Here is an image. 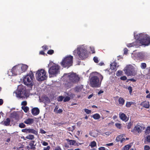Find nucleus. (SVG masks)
<instances>
[{
  "instance_id": "72a5a7b5",
  "label": "nucleus",
  "mask_w": 150,
  "mask_h": 150,
  "mask_svg": "<svg viewBox=\"0 0 150 150\" xmlns=\"http://www.w3.org/2000/svg\"><path fill=\"white\" fill-rule=\"evenodd\" d=\"M90 145L91 147H94L96 146V142L95 141H93V142H91V144Z\"/></svg>"
},
{
  "instance_id": "a878e982",
  "label": "nucleus",
  "mask_w": 150,
  "mask_h": 150,
  "mask_svg": "<svg viewBox=\"0 0 150 150\" xmlns=\"http://www.w3.org/2000/svg\"><path fill=\"white\" fill-rule=\"evenodd\" d=\"M25 138L27 139L33 140L34 139V136L33 135L30 134L27 136Z\"/></svg>"
},
{
  "instance_id": "412c9836",
  "label": "nucleus",
  "mask_w": 150,
  "mask_h": 150,
  "mask_svg": "<svg viewBox=\"0 0 150 150\" xmlns=\"http://www.w3.org/2000/svg\"><path fill=\"white\" fill-rule=\"evenodd\" d=\"M28 67V66L26 64H23L21 67H20V69H21V73L26 71Z\"/></svg>"
},
{
  "instance_id": "1a4fd4ad",
  "label": "nucleus",
  "mask_w": 150,
  "mask_h": 150,
  "mask_svg": "<svg viewBox=\"0 0 150 150\" xmlns=\"http://www.w3.org/2000/svg\"><path fill=\"white\" fill-rule=\"evenodd\" d=\"M124 70L127 76H134L136 74L134 67L131 65L127 66Z\"/></svg>"
},
{
  "instance_id": "f3484780",
  "label": "nucleus",
  "mask_w": 150,
  "mask_h": 150,
  "mask_svg": "<svg viewBox=\"0 0 150 150\" xmlns=\"http://www.w3.org/2000/svg\"><path fill=\"white\" fill-rule=\"evenodd\" d=\"M40 112V110L38 108H33L31 110V113L33 115L36 116L38 115Z\"/></svg>"
},
{
  "instance_id": "7c9ffc66",
  "label": "nucleus",
  "mask_w": 150,
  "mask_h": 150,
  "mask_svg": "<svg viewBox=\"0 0 150 150\" xmlns=\"http://www.w3.org/2000/svg\"><path fill=\"white\" fill-rule=\"evenodd\" d=\"M81 90V87L79 86H76L74 90L75 91L77 92H79Z\"/></svg>"
},
{
  "instance_id": "e2e57ef3",
  "label": "nucleus",
  "mask_w": 150,
  "mask_h": 150,
  "mask_svg": "<svg viewBox=\"0 0 150 150\" xmlns=\"http://www.w3.org/2000/svg\"><path fill=\"white\" fill-rule=\"evenodd\" d=\"M39 54H40L42 55H44L45 54V53L43 51H40Z\"/></svg>"
},
{
  "instance_id": "ea45409f",
  "label": "nucleus",
  "mask_w": 150,
  "mask_h": 150,
  "mask_svg": "<svg viewBox=\"0 0 150 150\" xmlns=\"http://www.w3.org/2000/svg\"><path fill=\"white\" fill-rule=\"evenodd\" d=\"M70 97L67 96L64 99V102H67L69 101L70 100Z\"/></svg>"
},
{
  "instance_id": "5701e85b",
  "label": "nucleus",
  "mask_w": 150,
  "mask_h": 150,
  "mask_svg": "<svg viewBox=\"0 0 150 150\" xmlns=\"http://www.w3.org/2000/svg\"><path fill=\"white\" fill-rule=\"evenodd\" d=\"M118 101L119 104L120 105L122 106L124 105L125 103V100L122 97H120L118 99Z\"/></svg>"
},
{
  "instance_id": "c03bdc74",
  "label": "nucleus",
  "mask_w": 150,
  "mask_h": 150,
  "mask_svg": "<svg viewBox=\"0 0 150 150\" xmlns=\"http://www.w3.org/2000/svg\"><path fill=\"white\" fill-rule=\"evenodd\" d=\"M93 60L94 62L96 63H98V58L96 57H93Z\"/></svg>"
},
{
  "instance_id": "09e8293b",
  "label": "nucleus",
  "mask_w": 150,
  "mask_h": 150,
  "mask_svg": "<svg viewBox=\"0 0 150 150\" xmlns=\"http://www.w3.org/2000/svg\"><path fill=\"white\" fill-rule=\"evenodd\" d=\"M122 72L121 71H118L116 75L117 76H120L122 74Z\"/></svg>"
},
{
  "instance_id": "ddd939ff",
  "label": "nucleus",
  "mask_w": 150,
  "mask_h": 150,
  "mask_svg": "<svg viewBox=\"0 0 150 150\" xmlns=\"http://www.w3.org/2000/svg\"><path fill=\"white\" fill-rule=\"evenodd\" d=\"M22 132L26 133H30L34 134L35 135H37L38 134V131L36 130L32 129H22L21 130Z\"/></svg>"
},
{
  "instance_id": "4be33fe9",
  "label": "nucleus",
  "mask_w": 150,
  "mask_h": 150,
  "mask_svg": "<svg viewBox=\"0 0 150 150\" xmlns=\"http://www.w3.org/2000/svg\"><path fill=\"white\" fill-rule=\"evenodd\" d=\"M11 120L9 118H7L6 120L3 122L2 124L6 126H9L10 124Z\"/></svg>"
},
{
  "instance_id": "c756f323",
  "label": "nucleus",
  "mask_w": 150,
  "mask_h": 150,
  "mask_svg": "<svg viewBox=\"0 0 150 150\" xmlns=\"http://www.w3.org/2000/svg\"><path fill=\"white\" fill-rule=\"evenodd\" d=\"M22 108L25 112H27L29 110V108L27 106H22Z\"/></svg>"
},
{
  "instance_id": "6e6552de",
  "label": "nucleus",
  "mask_w": 150,
  "mask_h": 150,
  "mask_svg": "<svg viewBox=\"0 0 150 150\" xmlns=\"http://www.w3.org/2000/svg\"><path fill=\"white\" fill-rule=\"evenodd\" d=\"M69 78L68 83L72 85L73 84L78 83L79 81L80 78L75 73H72L68 75Z\"/></svg>"
},
{
  "instance_id": "2f4dec72",
  "label": "nucleus",
  "mask_w": 150,
  "mask_h": 150,
  "mask_svg": "<svg viewBox=\"0 0 150 150\" xmlns=\"http://www.w3.org/2000/svg\"><path fill=\"white\" fill-rule=\"evenodd\" d=\"M140 67L142 69H144L146 67V64L145 63H141Z\"/></svg>"
},
{
  "instance_id": "473e14b6",
  "label": "nucleus",
  "mask_w": 150,
  "mask_h": 150,
  "mask_svg": "<svg viewBox=\"0 0 150 150\" xmlns=\"http://www.w3.org/2000/svg\"><path fill=\"white\" fill-rule=\"evenodd\" d=\"M136 42H134L132 43H129L127 44V46L128 47H131L135 46Z\"/></svg>"
},
{
  "instance_id": "4c0bfd02",
  "label": "nucleus",
  "mask_w": 150,
  "mask_h": 150,
  "mask_svg": "<svg viewBox=\"0 0 150 150\" xmlns=\"http://www.w3.org/2000/svg\"><path fill=\"white\" fill-rule=\"evenodd\" d=\"M75 126H72L71 127H69L68 128V130L69 131H71V132H73L75 129Z\"/></svg>"
},
{
  "instance_id": "864d4df0",
  "label": "nucleus",
  "mask_w": 150,
  "mask_h": 150,
  "mask_svg": "<svg viewBox=\"0 0 150 150\" xmlns=\"http://www.w3.org/2000/svg\"><path fill=\"white\" fill-rule=\"evenodd\" d=\"M127 78L125 76H123L120 77V79L122 80H125L127 79Z\"/></svg>"
},
{
  "instance_id": "0e129e2a",
  "label": "nucleus",
  "mask_w": 150,
  "mask_h": 150,
  "mask_svg": "<svg viewBox=\"0 0 150 150\" xmlns=\"http://www.w3.org/2000/svg\"><path fill=\"white\" fill-rule=\"evenodd\" d=\"M99 150H105V148L104 147H101L99 148Z\"/></svg>"
},
{
  "instance_id": "9b49d317",
  "label": "nucleus",
  "mask_w": 150,
  "mask_h": 150,
  "mask_svg": "<svg viewBox=\"0 0 150 150\" xmlns=\"http://www.w3.org/2000/svg\"><path fill=\"white\" fill-rule=\"evenodd\" d=\"M144 129V128L142 126V125L140 124L139 123H138L133 129L131 130V132L133 133L137 132L140 133L142 132V129Z\"/></svg>"
},
{
  "instance_id": "58836bf2",
  "label": "nucleus",
  "mask_w": 150,
  "mask_h": 150,
  "mask_svg": "<svg viewBox=\"0 0 150 150\" xmlns=\"http://www.w3.org/2000/svg\"><path fill=\"white\" fill-rule=\"evenodd\" d=\"M54 53V51L52 50H49L47 52V53L49 55H52Z\"/></svg>"
},
{
  "instance_id": "49530a36",
  "label": "nucleus",
  "mask_w": 150,
  "mask_h": 150,
  "mask_svg": "<svg viewBox=\"0 0 150 150\" xmlns=\"http://www.w3.org/2000/svg\"><path fill=\"white\" fill-rule=\"evenodd\" d=\"M144 150H149L150 149V147L147 145H145L144 146Z\"/></svg>"
},
{
  "instance_id": "37998d69",
  "label": "nucleus",
  "mask_w": 150,
  "mask_h": 150,
  "mask_svg": "<svg viewBox=\"0 0 150 150\" xmlns=\"http://www.w3.org/2000/svg\"><path fill=\"white\" fill-rule=\"evenodd\" d=\"M64 97L62 96H59L57 100L59 101H62L63 100Z\"/></svg>"
},
{
  "instance_id": "c85d7f7f",
  "label": "nucleus",
  "mask_w": 150,
  "mask_h": 150,
  "mask_svg": "<svg viewBox=\"0 0 150 150\" xmlns=\"http://www.w3.org/2000/svg\"><path fill=\"white\" fill-rule=\"evenodd\" d=\"M145 134H149L150 133V126L147 127L145 131Z\"/></svg>"
},
{
  "instance_id": "3c124183",
  "label": "nucleus",
  "mask_w": 150,
  "mask_h": 150,
  "mask_svg": "<svg viewBox=\"0 0 150 150\" xmlns=\"http://www.w3.org/2000/svg\"><path fill=\"white\" fill-rule=\"evenodd\" d=\"M21 105L24 106H26L27 105V102L26 101H24L21 103Z\"/></svg>"
},
{
  "instance_id": "c9c22d12",
  "label": "nucleus",
  "mask_w": 150,
  "mask_h": 150,
  "mask_svg": "<svg viewBox=\"0 0 150 150\" xmlns=\"http://www.w3.org/2000/svg\"><path fill=\"white\" fill-rule=\"evenodd\" d=\"M133 125V123L131 122H129L127 125V127L128 129H130Z\"/></svg>"
},
{
  "instance_id": "6e6d98bb",
  "label": "nucleus",
  "mask_w": 150,
  "mask_h": 150,
  "mask_svg": "<svg viewBox=\"0 0 150 150\" xmlns=\"http://www.w3.org/2000/svg\"><path fill=\"white\" fill-rule=\"evenodd\" d=\"M54 150H62V149L60 146H58L56 147Z\"/></svg>"
},
{
  "instance_id": "680f3d73",
  "label": "nucleus",
  "mask_w": 150,
  "mask_h": 150,
  "mask_svg": "<svg viewBox=\"0 0 150 150\" xmlns=\"http://www.w3.org/2000/svg\"><path fill=\"white\" fill-rule=\"evenodd\" d=\"M106 146H112L113 145V143H111L106 144Z\"/></svg>"
},
{
  "instance_id": "20e7f679",
  "label": "nucleus",
  "mask_w": 150,
  "mask_h": 150,
  "mask_svg": "<svg viewBox=\"0 0 150 150\" xmlns=\"http://www.w3.org/2000/svg\"><path fill=\"white\" fill-rule=\"evenodd\" d=\"M60 67L58 65L53 63L48 70V73L50 77L56 76L59 72Z\"/></svg>"
},
{
  "instance_id": "f03ea898",
  "label": "nucleus",
  "mask_w": 150,
  "mask_h": 150,
  "mask_svg": "<svg viewBox=\"0 0 150 150\" xmlns=\"http://www.w3.org/2000/svg\"><path fill=\"white\" fill-rule=\"evenodd\" d=\"M33 74L32 72L31 71L29 74L25 76L23 79V82L24 84L29 86L32 87L33 85Z\"/></svg>"
},
{
  "instance_id": "bb28decb",
  "label": "nucleus",
  "mask_w": 150,
  "mask_h": 150,
  "mask_svg": "<svg viewBox=\"0 0 150 150\" xmlns=\"http://www.w3.org/2000/svg\"><path fill=\"white\" fill-rule=\"evenodd\" d=\"M134 104L132 102H127L126 104V106L127 108H129L131 105Z\"/></svg>"
},
{
  "instance_id": "de8ad7c7",
  "label": "nucleus",
  "mask_w": 150,
  "mask_h": 150,
  "mask_svg": "<svg viewBox=\"0 0 150 150\" xmlns=\"http://www.w3.org/2000/svg\"><path fill=\"white\" fill-rule=\"evenodd\" d=\"M128 89L129 91V93L130 94H131L132 92V87L129 86L128 88Z\"/></svg>"
},
{
  "instance_id": "a19ab883",
  "label": "nucleus",
  "mask_w": 150,
  "mask_h": 150,
  "mask_svg": "<svg viewBox=\"0 0 150 150\" xmlns=\"http://www.w3.org/2000/svg\"><path fill=\"white\" fill-rule=\"evenodd\" d=\"M19 126L21 128H23L25 127V125L23 123H21L19 124Z\"/></svg>"
},
{
  "instance_id": "9d476101",
  "label": "nucleus",
  "mask_w": 150,
  "mask_h": 150,
  "mask_svg": "<svg viewBox=\"0 0 150 150\" xmlns=\"http://www.w3.org/2000/svg\"><path fill=\"white\" fill-rule=\"evenodd\" d=\"M20 87H22L21 86H19L18 88V89L16 91L14 92L16 93V96L20 98H24L25 96H26V93L25 90L24 88H21L19 89Z\"/></svg>"
},
{
  "instance_id": "774afa93",
  "label": "nucleus",
  "mask_w": 150,
  "mask_h": 150,
  "mask_svg": "<svg viewBox=\"0 0 150 150\" xmlns=\"http://www.w3.org/2000/svg\"><path fill=\"white\" fill-rule=\"evenodd\" d=\"M111 134V132H107L105 133V134L107 135H109Z\"/></svg>"
},
{
  "instance_id": "13d9d810",
  "label": "nucleus",
  "mask_w": 150,
  "mask_h": 150,
  "mask_svg": "<svg viewBox=\"0 0 150 150\" xmlns=\"http://www.w3.org/2000/svg\"><path fill=\"white\" fill-rule=\"evenodd\" d=\"M42 144L43 145V146H47L48 145V143L45 142V141H44L43 143H42Z\"/></svg>"
},
{
  "instance_id": "a18cd8bd",
  "label": "nucleus",
  "mask_w": 150,
  "mask_h": 150,
  "mask_svg": "<svg viewBox=\"0 0 150 150\" xmlns=\"http://www.w3.org/2000/svg\"><path fill=\"white\" fill-rule=\"evenodd\" d=\"M42 47L44 51L48 50V47L45 45L43 46Z\"/></svg>"
},
{
  "instance_id": "f8f14e48",
  "label": "nucleus",
  "mask_w": 150,
  "mask_h": 150,
  "mask_svg": "<svg viewBox=\"0 0 150 150\" xmlns=\"http://www.w3.org/2000/svg\"><path fill=\"white\" fill-rule=\"evenodd\" d=\"M11 72L14 75L20 74L21 73L20 71V67L18 65L13 67L11 69Z\"/></svg>"
},
{
  "instance_id": "0eeeda50",
  "label": "nucleus",
  "mask_w": 150,
  "mask_h": 150,
  "mask_svg": "<svg viewBox=\"0 0 150 150\" xmlns=\"http://www.w3.org/2000/svg\"><path fill=\"white\" fill-rule=\"evenodd\" d=\"M45 70L42 69L39 70L36 74L37 79L39 81H42L45 80L47 78Z\"/></svg>"
},
{
  "instance_id": "052dcab7",
  "label": "nucleus",
  "mask_w": 150,
  "mask_h": 150,
  "mask_svg": "<svg viewBox=\"0 0 150 150\" xmlns=\"http://www.w3.org/2000/svg\"><path fill=\"white\" fill-rule=\"evenodd\" d=\"M58 108H59V107L58 106H56L55 108L54 109V112H56L58 110H57L58 109Z\"/></svg>"
},
{
  "instance_id": "4d7b16f0",
  "label": "nucleus",
  "mask_w": 150,
  "mask_h": 150,
  "mask_svg": "<svg viewBox=\"0 0 150 150\" xmlns=\"http://www.w3.org/2000/svg\"><path fill=\"white\" fill-rule=\"evenodd\" d=\"M50 148V146H47L46 147L44 148V150H49Z\"/></svg>"
},
{
  "instance_id": "2eb2a0df",
  "label": "nucleus",
  "mask_w": 150,
  "mask_h": 150,
  "mask_svg": "<svg viewBox=\"0 0 150 150\" xmlns=\"http://www.w3.org/2000/svg\"><path fill=\"white\" fill-rule=\"evenodd\" d=\"M119 115L120 119L122 121L127 122L129 118L127 117L126 115L123 113L120 112L119 113Z\"/></svg>"
},
{
  "instance_id": "423d86ee",
  "label": "nucleus",
  "mask_w": 150,
  "mask_h": 150,
  "mask_svg": "<svg viewBox=\"0 0 150 150\" xmlns=\"http://www.w3.org/2000/svg\"><path fill=\"white\" fill-rule=\"evenodd\" d=\"M77 54L79 58V59L83 60L86 58L88 55L86 49L84 47L80 46L77 48Z\"/></svg>"
},
{
  "instance_id": "a211bd4d",
  "label": "nucleus",
  "mask_w": 150,
  "mask_h": 150,
  "mask_svg": "<svg viewBox=\"0 0 150 150\" xmlns=\"http://www.w3.org/2000/svg\"><path fill=\"white\" fill-rule=\"evenodd\" d=\"M140 105L143 106V107L145 108H149L150 106L149 102V101L143 102Z\"/></svg>"
},
{
  "instance_id": "b1692460",
  "label": "nucleus",
  "mask_w": 150,
  "mask_h": 150,
  "mask_svg": "<svg viewBox=\"0 0 150 150\" xmlns=\"http://www.w3.org/2000/svg\"><path fill=\"white\" fill-rule=\"evenodd\" d=\"M66 140L69 143V144L70 145H74L76 143V141L74 140L70 139H66Z\"/></svg>"
},
{
  "instance_id": "7ed1b4c3",
  "label": "nucleus",
  "mask_w": 150,
  "mask_h": 150,
  "mask_svg": "<svg viewBox=\"0 0 150 150\" xmlns=\"http://www.w3.org/2000/svg\"><path fill=\"white\" fill-rule=\"evenodd\" d=\"M73 57L69 55L64 58L61 63V65L64 67L68 68L72 66L73 62Z\"/></svg>"
},
{
  "instance_id": "4468645a",
  "label": "nucleus",
  "mask_w": 150,
  "mask_h": 150,
  "mask_svg": "<svg viewBox=\"0 0 150 150\" xmlns=\"http://www.w3.org/2000/svg\"><path fill=\"white\" fill-rule=\"evenodd\" d=\"M10 118L11 121L14 120H18L19 118V116L16 112L14 111L11 113L10 115Z\"/></svg>"
},
{
  "instance_id": "cd10ccee",
  "label": "nucleus",
  "mask_w": 150,
  "mask_h": 150,
  "mask_svg": "<svg viewBox=\"0 0 150 150\" xmlns=\"http://www.w3.org/2000/svg\"><path fill=\"white\" fill-rule=\"evenodd\" d=\"M124 135V134H121L118 136L116 138V140L117 142L120 141L122 137Z\"/></svg>"
},
{
  "instance_id": "aec40b11",
  "label": "nucleus",
  "mask_w": 150,
  "mask_h": 150,
  "mask_svg": "<svg viewBox=\"0 0 150 150\" xmlns=\"http://www.w3.org/2000/svg\"><path fill=\"white\" fill-rule=\"evenodd\" d=\"M34 122V120L32 118H28L25 120L24 123L27 124L31 125Z\"/></svg>"
},
{
  "instance_id": "6ab92c4d",
  "label": "nucleus",
  "mask_w": 150,
  "mask_h": 150,
  "mask_svg": "<svg viewBox=\"0 0 150 150\" xmlns=\"http://www.w3.org/2000/svg\"><path fill=\"white\" fill-rule=\"evenodd\" d=\"M117 65V63L115 62H113L112 63H111L110 64V67L111 69L112 70H116V67Z\"/></svg>"
},
{
  "instance_id": "393cba45",
  "label": "nucleus",
  "mask_w": 150,
  "mask_h": 150,
  "mask_svg": "<svg viewBox=\"0 0 150 150\" xmlns=\"http://www.w3.org/2000/svg\"><path fill=\"white\" fill-rule=\"evenodd\" d=\"M92 117L95 120H98L100 118V116L98 113H96L92 116Z\"/></svg>"
},
{
  "instance_id": "39448f33",
  "label": "nucleus",
  "mask_w": 150,
  "mask_h": 150,
  "mask_svg": "<svg viewBox=\"0 0 150 150\" xmlns=\"http://www.w3.org/2000/svg\"><path fill=\"white\" fill-rule=\"evenodd\" d=\"M142 45H148L150 43V38L146 34L141 33L137 38Z\"/></svg>"
},
{
  "instance_id": "338daca9",
  "label": "nucleus",
  "mask_w": 150,
  "mask_h": 150,
  "mask_svg": "<svg viewBox=\"0 0 150 150\" xmlns=\"http://www.w3.org/2000/svg\"><path fill=\"white\" fill-rule=\"evenodd\" d=\"M104 92L103 91H102V90H100V91H99L98 93V95H100V94L102 93H103Z\"/></svg>"
},
{
  "instance_id": "79ce46f5",
  "label": "nucleus",
  "mask_w": 150,
  "mask_h": 150,
  "mask_svg": "<svg viewBox=\"0 0 150 150\" xmlns=\"http://www.w3.org/2000/svg\"><path fill=\"white\" fill-rule=\"evenodd\" d=\"M84 111L87 114H89L91 113V111L90 110H88L87 109H84Z\"/></svg>"
},
{
  "instance_id": "e433bc0d",
  "label": "nucleus",
  "mask_w": 150,
  "mask_h": 150,
  "mask_svg": "<svg viewBox=\"0 0 150 150\" xmlns=\"http://www.w3.org/2000/svg\"><path fill=\"white\" fill-rule=\"evenodd\" d=\"M115 126L119 129H120L122 127L121 124L120 123H116L115 124Z\"/></svg>"
},
{
  "instance_id": "dca6fc26",
  "label": "nucleus",
  "mask_w": 150,
  "mask_h": 150,
  "mask_svg": "<svg viewBox=\"0 0 150 150\" xmlns=\"http://www.w3.org/2000/svg\"><path fill=\"white\" fill-rule=\"evenodd\" d=\"M35 143V141H31L29 144V146L30 147L27 146V149L28 150H29L30 149H32L33 150H35L36 149V148L35 147L36 144H34Z\"/></svg>"
},
{
  "instance_id": "f257e3e1",
  "label": "nucleus",
  "mask_w": 150,
  "mask_h": 150,
  "mask_svg": "<svg viewBox=\"0 0 150 150\" xmlns=\"http://www.w3.org/2000/svg\"><path fill=\"white\" fill-rule=\"evenodd\" d=\"M99 78L100 80V81L99 77L97 76H93L91 78L90 80V83L92 87H98L100 86L101 81L103 78V76L100 74Z\"/></svg>"
},
{
  "instance_id": "f704fd0d",
  "label": "nucleus",
  "mask_w": 150,
  "mask_h": 150,
  "mask_svg": "<svg viewBox=\"0 0 150 150\" xmlns=\"http://www.w3.org/2000/svg\"><path fill=\"white\" fill-rule=\"evenodd\" d=\"M131 147V146L129 144H127L125 145L124 147V150H128Z\"/></svg>"
},
{
  "instance_id": "69168bd1",
  "label": "nucleus",
  "mask_w": 150,
  "mask_h": 150,
  "mask_svg": "<svg viewBox=\"0 0 150 150\" xmlns=\"http://www.w3.org/2000/svg\"><path fill=\"white\" fill-rule=\"evenodd\" d=\"M3 99H0V105H1L3 104Z\"/></svg>"
},
{
  "instance_id": "5fc2aeb1",
  "label": "nucleus",
  "mask_w": 150,
  "mask_h": 150,
  "mask_svg": "<svg viewBox=\"0 0 150 150\" xmlns=\"http://www.w3.org/2000/svg\"><path fill=\"white\" fill-rule=\"evenodd\" d=\"M40 132L42 134H45L46 132L43 129H40Z\"/></svg>"
},
{
  "instance_id": "bf43d9fd",
  "label": "nucleus",
  "mask_w": 150,
  "mask_h": 150,
  "mask_svg": "<svg viewBox=\"0 0 150 150\" xmlns=\"http://www.w3.org/2000/svg\"><path fill=\"white\" fill-rule=\"evenodd\" d=\"M62 112V109H59L56 112V113H61Z\"/></svg>"
},
{
  "instance_id": "603ef678",
  "label": "nucleus",
  "mask_w": 150,
  "mask_h": 150,
  "mask_svg": "<svg viewBox=\"0 0 150 150\" xmlns=\"http://www.w3.org/2000/svg\"><path fill=\"white\" fill-rule=\"evenodd\" d=\"M124 54H127L128 53V50L127 48H125L124 50Z\"/></svg>"
},
{
  "instance_id": "8fccbe9b",
  "label": "nucleus",
  "mask_w": 150,
  "mask_h": 150,
  "mask_svg": "<svg viewBox=\"0 0 150 150\" xmlns=\"http://www.w3.org/2000/svg\"><path fill=\"white\" fill-rule=\"evenodd\" d=\"M146 141L148 142H150V135L146 136Z\"/></svg>"
}]
</instances>
